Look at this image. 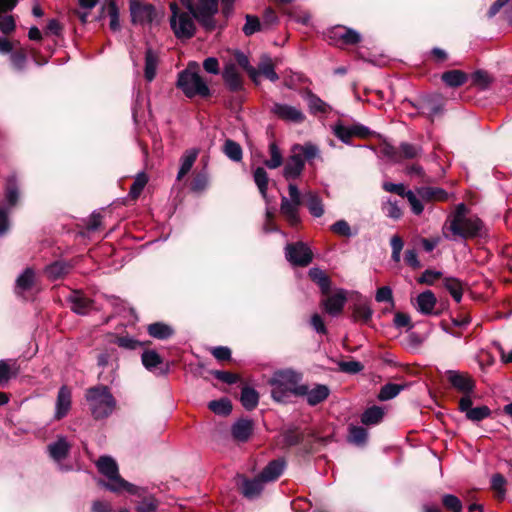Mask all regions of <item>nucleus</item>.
<instances>
[{
	"instance_id": "1",
	"label": "nucleus",
	"mask_w": 512,
	"mask_h": 512,
	"mask_svg": "<svg viewBox=\"0 0 512 512\" xmlns=\"http://www.w3.org/2000/svg\"><path fill=\"white\" fill-rule=\"evenodd\" d=\"M96 467L99 473L108 479L107 482L103 480L99 482V484L107 490L113 493L126 491L127 493L136 496H141L145 492L144 487L128 482L119 474L118 464L111 456H100L96 462Z\"/></svg>"
},
{
	"instance_id": "2",
	"label": "nucleus",
	"mask_w": 512,
	"mask_h": 512,
	"mask_svg": "<svg viewBox=\"0 0 512 512\" xmlns=\"http://www.w3.org/2000/svg\"><path fill=\"white\" fill-rule=\"evenodd\" d=\"M86 399L90 404L92 416L96 420L107 418L116 407V400L105 385L88 388Z\"/></svg>"
},
{
	"instance_id": "3",
	"label": "nucleus",
	"mask_w": 512,
	"mask_h": 512,
	"mask_svg": "<svg viewBox=\"0 0 512 512\" xmlns=\"http://www.w3.org/2000/svg\"><path fill=\"white\" fill-rule=\"evenodd\" d=\"M302 375L291 369L281 370L269 380L271 397L278 403L286 404L292 397V385L301 381Z\"/></svg>"
},
{
	"instance_id": "4",
	"label": "nucleus",
	"mask_w": 512,
	"mask_h": 512,
	"mask_svg": "<svg viewBox=\"0 0 512 512\" xmlns=\"http://www.w3.org/2000/svg\"><path fill=\"white\" fill-rule=\"evenodd\" d=\"M281 448L288 450L293 447H299L303 454H310L314 450L315 434L312 432L306 433L305 430L298 426L291 425L280 432Z\"/></svg>"
},
{
	"instance_id": "5",
	"label": "nucleus",
	"mask_w": 512,
	"mask_h": 512,
	"mask_svg": "<svg viewBox=\"0 0 512 512\" xmlns=\"http://www.w3.org/2000/svg\"><path fill=\"white\" fill-rule=\"evenodd\" d=\"M171 11L170 27L177 39H191L196 34L194 17L190 12L182 11L176 2L169 4Z\"/></svg>"
},
{
	"instance_id": "6",
	"label": "nucleus",
	"mask_w": 512,
	"mask_h": 512,
	"mask_svg": "<svg viewBox=\"0 0 512 512\" xmlns=\"http://www.w3.org/2000/svg\"><path fill=\"white\" fill-rule=\"evenodd\" d=\"M176 86L190 99L196 96L201 98L211 96L210 88L203 78L197 72H191L189 69H185L178 74Z\"/></svg>"
},
{
	"instance_id": "7",
	"label": "nucleus",
	"mask_w": 512,
	"mask_h": 512,
	"mask_svg": "<svg viewBox=\"0 0 512 512\" xmlns=\"http://www.w3.org/2000/svg\"><path fill=\"white\" fill-rule=\"evenodd\" d=\"M218 12L219 0H197L193 17L205 31L212 32L217 26L215 15Z\"/></svg>"
},
{
	"instance_id": "8",
	"label": "nucleus",
	"mask_w": 512,
	"mask_h": 512,
	"mask_svg": "<svg viewBox=\"0 0 512 512\" xmlns=\"http://www.w3.org/2000/svg\"><path fill=\"white\" fill-rule=\"evenodd\" d=\"M288 191L290 199L282 196L280 212L288 221L290 226L297 227L300 224L298 209L302 204V198L300 191L295 184L290 183L288 186Z\"/></svg>"
},
{
	"instance_id": "9",
	"label": "nucleus",
	"mask_w": 512,
	"mask_h": 512,
	"mask_svg": "<svg viewBox=\"0 0 512 512\" xmlns=\"http://www.w3.org/2000/svg\"><path fill=\"white\" fill-rule=\"evenodd\" d=\"M333 133L340 141L345 144H351L353 137L368 139L376 135V132L370 130V128L361 123H354L351 126H345L341 121L334 125Z\"/></svg>"
},
{
	"instance_id": "10",
	"label": "nucleus",
	"mask_w": 512,
	"mask_h": 512,
	"mask_svg": "<svg viewBox=\"0 0 512 512\" xmlns=\"http://www.w3.org/2000/svg\"><path fill=\"white\" fill-rule=\"evenodd\" d=\"M285 257L296 267H307L313 260V252L302 241L288 243L285 247Z\"/></svg>"
},
{
	"instance_id": "11",
	"label": "nucleus",
	"mask_w": 512,
	"mask_h": 512,
	"mask_svg": "<svg viewBox=\"0 0 512 512\" xmlns=\"http://www.w3.org/2000/svg\"><path fill=\"white\" fill-rule=\"evenodd\" d=\"M413 106L418 110V115L425 116L431 123L436 116L444 113V102L440 96H426Z\"/></svg>"
},
{
	"instance_id": "12",
	"label": "nucleus",
	"mask_w": 512,
	"mask_h": 512,
	"mask_svg": "<svg viewBox=\"0 0 512 512\" xmlns=\"http://www.w3.org/2000/svg\"><path fill=\"white\" fill-rule=\"evenodd\" d=\"M483 229V221L478 216H472L458 224L457 229L451 228L449 230L454 236L467 240L480 237Z\"/></svg>"
},
{
	"instance_id": "13",
	"label": "nucleus",
	"mask_w": 512,
	"mask_h": 512,
	"mask_svg": "<svg viewBox=\"0 0 512 512\" xmlns=\"http://www.w3.org/2000/svg\"><path fill=\"white\" fill-rule=\"evenodd\" d=\"M445 374L451 386L462 393L463 396H471V394L474 393L476 383L468 373L447 370Z\"/></svg>"
},
{
	"instance_id": "14",
	"label": "nucleus",
	"mask_w": 512,
	"mask_h": 512,
	"mask_svg": "<svg viewBox=\"0 0 512 512\" xmlns=\"http://www.w3.org/2000/svg\"><path fill=\"white\" fill-rule=\"evenodd\" d=\"M472 404L471 396H462L459 400L458 409L460 412L465 413L468 420L480 422L491 415L492 411L488 406L482 405L473 408Z\"/></svg>"
},
{
	"instance_id": "15",
	"label": "nucleus",
	"mask_w": 512,
	"mask_h": 512,
	"mask_svg": "<svg viewBox=\"0 0 512 512\" xmlns=\"http://www.w3.org/2000/svg\"><path fill=\"white\" fill-rule=\"evenodd\" d=\"M130 13L134 24L151 23L155 17V8L152 4L130 0Z\"/></svg>"
},
{
	"instance_id": "16",
	"label": "nucleus",
	"mask_w": 512,
	"mask_h": 512,
	"mask_svg": "<svg viewBox=\"0 0 512 512\" xmlns=\"http://www.w3.org/2000/svg\"><path fill=\"white\" fill-rule=\"evenodd\" d=\"M325 298L321 300V306L331 316H337L342 313L345 303L347 301L346 293L344 290H338L334 294L324 295Z\"/></svg>"
},
{
	"instance_id": "17",
	"label": "nucleus",
	"mask_w": 512,
	"mask_h": 512,
	"mask_svg": "<svg viewBox=\"0 0 512 512\" xmlns=\"http://www.w3.org/2000/svg\"><path fill=\"white\" fill-rule=\"evenodd\" d=\"M270 111L287 122L302 123L306 118L301 110L287 104L274 103Z\"/></svg>"
},
{
	"instance_id": "18",
	"label": "nucleus",
	"mask_w": 512,
	"mask_h": 512,
	"mask_svg": "<svg viewBox=\"0 0 512 512\" xmlns=\"http://www.w3.org/2000/svg\"><path fill=\"white\" fill-rule=\"evenodd\" d=\"M292 154L288 157L286 164L283 169V176L286 180H295L301 176L304 168L305 162L300 157V154L291 149Z\"/></svg>"
},
{
	"instance_id": "19",
	"label": "nucleus",
	"mask_w": 512,
	"mask_h": 512,
	"mask_svg": "<svg viewBox=\"0 0 512 512\" xmlns=\"http://www.w3.org/2000/svg\"><path fill=\"white\" fill-rule=\"evenodd\" d=\"M70 309L78 315H87L93 308L94 301L80 291H73L67 298Z\"/></svg>"
},
{
	"instance_id": "20",
	"label": "nucleus",
	"mask_w": 512,
	"mask_h": 512,
	"mask_svg": "<svg viewBox=\"0 0 512 512\" xmlns=\"http://www.w3.org/2000/svg\"><path fill=\"white\" fill-rule=\"evenodd\" d=\"M286 464L287 463L284 458L274 459L263 468L259 476L266 483L276 481L282 475Z\"/></svg>"
},
{
	"instance_id": "21",
	"label": "nucleus",
	"mask_w": 512,
	"mask_h": 512,
	"mask_svg": "<svg viewBox=\"0 0 512 512\" xmlns=\"http://www.w3.org/2000/svg\"><path fill=\"white\" fill-rule=\"evenodd\" d=\"M47 449L53 460L61 462L69 456L71 444L64 436H58L55 442L50 443L47 446Z\"/></svg>"
},
{
	"instance_id": "22",
	"label": "nucleus",
	"mask_w": 512,
	"mask_h": 512,
	"mask_svg": "<svg viewBox=\"0 0 512 512\" xmlns=\"http://www.w3.org/2000/svg\"><path fill=\"white\" fill-rule=\"evenodd\" d=\"M223 80L231 92L243 90V78L238 73L236 66L232 63L225 66L222 72Z\"/></svg>"
},
{
	"instance_id": "23",
	"label": "nucleus",
	"mask_w": 512,
	"mask_h": 512,
	"mask_svg": "<svg viewBox=\"0 0 512 512\" xmlns=\"http://www.w3.org/2000/svg\"><path fill=\"white\" fill-rule=\"evenodd\" d=\"M254 423L250 419L241 418L231 427V434L234 440L246 442L253 433Z\"/></svg>"
},
{
	"instance_id": "24",
	"label": "nucleus",
	"mask_w": 512,
	"mask_h": 512,
	"mask_svg": "<svg viewBox=\"0 0 512 512\" xmlns=\"http://www.w3.org/2000/svg\"><path fill=\"white\" fill-rule=\"evenodd\" d=\"M71 407V391L67 386L60 387L56 399V412L54 418L61 420L64 418Z\"/></svg>"
},
{
	"instance_id": "25",
	"label": "nucleus",
	"mask_w": 512,
	"mask_h": 512,
	"mask_svg": "<svg viewBox=\"0 0 512 512\" xmlns=\"http://www.w3.org/2000/svg\"><path fill=\"white\" fill-rule=\"evenodd\" d=\"M265 483L259 475L252 479L244 478L241 485V493L247 499H255L262 493Z\"/></svg>"
},
{
	"instance_id": "26",
	"label": "nucleus",
	"mask_w": 512,
	"mask_h": 512,
	"mask_svg": "<svg viewBox=\"0 0 512 512\" xmlns=\"http://www.w3.org/2000/svg\"><path fill=\"white\" fill-rule=\"evenodd\" d=\"M416 192L422 200L427 202H444L449 198L448 192L439 187L422 186L417 188Z\"/></svg>"
},
{
	"instance_id": "27",
	"label": "nucleus",
	"mask_w": 512,
	"mask_h": 512,
	"mask_svg": "<svg viewBox=\"0 0 512 512\" xmlns=\"http://www.w3.org/2000/svg\"><path fill=\"white\" fill-rule=\"evenodd\" d=\"M141 361L143 366L148 371H154L156 369H160L161 374H166L168 368L162 369L160 366L163 364V358L155 351L151 349L144 350L141 355Z\"/></svg>"
},
{
	"instance_id": "28",
	"label": "nucleus",
	"mask_w": 512,
	"mask_h": 512,
	"mask_svg": "<svg viewBox=\"0 0 512 512\" xmlns=\"http://www.w3.org/2000/svg\"><path fill=\"white\" fill-rule=\"evenodd\" d=\"M351 319L353 322L368 324L371 321L373 310L367 301L359 302L351 306Z\"/></svg>"
},
{
	"instance_id": "29",
	"label": "nucleus",
	"mask_w": 512,
	"mask_h": 512,
	"mask_svg": "<svg viewBox=\"0 0 512 512\" xmlns=\"http://www.w3.org/2000/svg\"><path fill=\"white\" fill-rule=\"evenodd\" d=\"M441 80L447 87L458 88L467 82L468 74L462 70H448L441 74Z\"/></svg>"
},
{
	"instance_id": "30",
	"label": "nucleus",
	"mask_w": 512,
	"mask_h": 512,
	"mask_svg": "<svg viewBox=\"0 0 512 512\" xmlns=\"http://www.w3.org/2000/svg\"><path fill=\"white\" fill-rule=\"evenodd\" d=\"M147 333L155 339L167 340L175 334V330L164 322H154L147 326Z\"/></svg>"
},
{
	"instance_id": "31",
	"label": "nucleus",
	"mask_w": 512,
	"mask_h": 512,
	"mask_svg": "<svg viewBox=\"0 0 512 512\" xmlns=\"http://www.w3.org/2000/svg\"><path fill=\"white\" fill-rule=\"evenodd\" d=\"M71 268L69 263L58 260L46 266L44 273L49 280L55 281L67 275Z\"/></svg>"
},
{
	"instance_id": "32",
	"label": "nucleus",
	"mask_w": 512,
	"mask_h": 512,
	"mask_svg": "<svg viewBox=\"0 0 512 512\" xmlns=\"http://www.w3.org/2000/svg\"><path fill=\"white\" fill-rule=\"evenodd\" d=\"M436 303V296L431 290H426L417 296V309L424 315L432 314Z\"/></svg>"
},
{
	"instance_id": "33",
	"label": "nucleus",
	"mask_w": 512,
	"mask_h": 512,
	"mask_svg": "<svg viewBox=\"0 0 512 512\" xmlns=\"http://www.w3.org/2000/svg\"><path fill=\"white\" fill-rule=\"evenodd\" d=\"M20 198V189L17 177L15 175L9 176L5 184V199L10 207H15Z\"/></svg>"
},
{
	"instance_id": "34",
	"label": "nucleus",
	"mask_w": 512,
	"mask_h": 512,
	"mask_svg": "<svg viewBox=\"0 0 512 512\" xmlns=\"http://www.w3.org/2000/svg\"><path fill=\"white\" fill-rule=\"evenodd\" d=\"M309 278L316 283L323 295H328L331 290V279L320 268H311L308 272Z\"/></svg>"
},
{
	"instance_id": "35",
	"label": "nucleus",
	"mask_w": 512,
	"mask_h": 512,
	"mask_svg": "<svg viewBox=\"0 0 512 512\" xmlns=\"http://www.w3.org/2000/svg\"><path fill=\"white\" fill-rule=\"evenodd\" d=\"M198 154L199 149L197 148L189 149L184 152L183 156L181 157V166L177 174V180H181L190 172L198 157Z\"/></svg>"
},
{
	"instance_id": "36",
	"label": "nucleus",
	"mask_w": 512,
	"mask_h": 512,
	"mask_svg": "<svg viewBox=\"0 0 512 512\" xmlns=\"http://www.w3.org/2000/svg\"><path fill=\"white\" fill-rule=\"evenodd\" d=\"M368 440V431L362 426L350 424L348 427L347 441L356 446L366 445Z\"/></svg>"
},
{
	"instance_id": "37",
	"label": "nucleus",
	"mask_w": 512,
	"mask_h": 512,
	"mask_svg": "<svg viewBox=\"0 0 512 512\" xmlns=\"http://www.w3.org/2000/svg\"><path fill=\"white\" fill-rule=\"evenodd\" d=\"M256 70L259 71L260 75H263L265 78L272 82H276L279 79L278 74L275 72L272 59L267 54H263L261 56L258 68Z\"/></svg>"
},
{
	"instance_id": "38",
	"label": "nucleus",
	"mask_w": 512,
	"mask_h": 512,
	"mask_svg": "<svg viewBox=\"0 0 512 512\" xmlns=\"http://www.w3.org/2000/svg\"><path fill=\"white\" fill-rule=\"evenodd\" d=\"M158 65V56L151 49L148 48L145 52V67H144V77L148 82L154 80L156 76V70Z\"/></svg>"
},
{
	"instance_id": "39",
	"label": "nucleus",
	"mask_w": 512,
	"mask_h": 512,
	"mask_svg": "<svg viewBox=\"0 0 512 512\" xmlns=\"http://www.w3.org/2000/svg\"><path fill=\"white\" fill-rule=\"evenodd\" d=\"M330 395V389L325 384H317L313 389L309 390L307 403L310 406H316L324 402Z\"/></svg>"
},
{
	"instance_id": "40",
	"label": "nucleus",
	"mask_w": 512,
	"mask_h": 512,
	"mask_svg": "<svg viewBox=\"0 0 512 512\" xmlns=\"http://www.w3.org/2000/svg\"><path fill=\"white\" fill-rule=\"evenodd\" d=\"M240 401L246 410H253L259 403V393L252 387L244 386L241 390Z\"/></svg>"
},
{
	"instance_id": "41",
	"label": "nucleus",
	"mask_w": 512,
	"mask_h": 512,
	"mask_svg": "<svg viewBox=\"0 0 512 512\" xmlns=\"http://www.w3.org/2000/svg\"><path fill=\"white\" fill-rule=\"evenodd\" d=\"M443 286L457 303L461 301L463 296V283L461 280L454 277H446L443 279Z\"/></svg>"
},
{
	"instance_id": "42",
	"label": "nucleus",
	"mask_w": 512,
	"mask_h": 512,
	"mask_svg": "<svg viewBox=\"0 0 512 512\" xmlns=\"http://www.w3.org/2000/svg\"><path fill=\"white\" fill-rule=\"evenodd\" d=\"M384 417V410L379 406L367 408L361 415V422L364 425L379 424Z\"/></svg>"
},
{
	"instance_id": "43",
	"label": "nucleus",
	"mask_w": 512,
	"mask_h": 512,
	"mask_svg": "<svg viewBox=\"0 0 512 512\" xmlns=\"http://www.w3.org/2000/svg\"><path fill=\"white\" fill-rule=\"evenodd\" d=\"M143 495L138 496L141 498L140 501L136 502V512H155L158 509L159 501L153 495H146L147 489Z\"/></svg>"
},
{
	"instance_id": "44",
	"label": "nucleus",
	"mask_w": 512,
	"mask_h": 512,
	"mask_svg": "<svg viewBox=\"0 0 512 512\" xmlns=\"http://www.w3.org/2000/svg\"><path fill=\"white\" fill-rule=\"evenodd\" d=\"M222 151L230 160L234 162H240L243 158V150L241 145L232 139L225 140Z\"/></svg>"
},
{
	"instance_id": "45",
	"label": "nucleus",
	"mask_w": 512,
	"mask_h": 512,
	"mask_svg": "<svg viewBox=\"0 0 512 512\" xmlns=\"http://www.w3.org/2000/svg\"><path fill=\"white\" fill-rule=\"evenodd\" d=\"M422 147L419 145L402 142L399 145L400 162L403 160H412L422 155Z\"/></svg>"
},
{
	"instance_id": "46",
	"label": "nucleus",
	"mask_w": 512,
	"mask_h": 512,
	"mask_svg": "<svg viewBox=\"0 0 512 512\" xmlns=\"http://www.w3.org/2000/svg\"><path fill=\"white\" fill-rule=\"evenodd\" d=\"M209 185V175L205 168L195 173L191 183L190 190L194 193L200 194L204 192Z\"/></svg>"
},
{
	"instance_id": "47",
	"label": "nucleus",
	"mask_w": 512,
	"mask_h": 512,
	"mask_svg": "<svg viewBox=\"0 0 512 512\" xmlns=\"http://www.w3.org/2000/svg\"><path fill=\"white\" fill-rule=\"evenodd\" d=\"M306 206L314 217H321L324 214V207L321 198L318 194L314 192H309L306 194Z\"/></svg>"
},
{
	"instance_id": "48",
	"label": "nucleus",
	"mask_w": 512,
	"mask_h": 512,
	"mask_svg": "<svg viewBox=\"0 0 512 512\" xmlns=\"http://www.w3.org/2000/svg\"><path fill=\"white\" fill-rule=\"evenodd\" d=\"M208 408L216 415L228 416L232 412V403L228 398H220L210 401Z\"/></svg>"
},
{
	"instance_id": "49",
	"label": "nucleus",
	"mask_w": 512,
	"mask_h": 512,
	"mask_svg": "<svg viewBox=\"0 0 512 512\" xmlns=\"http://www.w3.org/2000/svg\"><path fill=\"white\" fill-rule=\"evenodd\" d=\"M293 151H296L300 154V157L303 161H311L319 155V149L316 145L312 143L295 144L292 146Z\"/></svg>"
},
{
	"instance_id": "50",
	"label": "nucleus",
	"mask_w": 512,
	"mask_h": 512,
	"mask_svg": "<svg viewBox=\"0 0 512 512\" xmlns=\"http://www.w3.org/2000/svg\"><path fill=\"white\" fill-rule=\"evenodd\" d=\"M35 282V272L32 268L27 267L21 275L16 279V289L22 291L30 290Z\"/></svg>"
},
{
	"instance_id": "51",
	"label": "nucleus",
	"mask_w": 512,
	"mask_h": 512,
	"mask_svg": "<svg viewBox=\"0 0 512 512\" xmlns=\"http://www.w3.org/2000/svg\"><path fill=\"white\" fill-rule=\"evenodd\" d=\"M406 387L405 384L387 383L381 387L378 394L380 401H387L395 398Z\"/></svg>"
},
{
	"instance_id": "52",
	"label": "nucleus",
	"mask_w": 512,
	"mask_h": 512,
	"mask_svg": "<svg viewBox=\"0 0 512 512\" xmlns=\"http://www.w3.org/2000/svg\"><path fill=\"white\" fill-rule=\"evenodd\" d=\"M18 369L15 362L11 365L6 360H0V386L4 387L12 378L17 376Z\"/></svg>"
},
{
	"instance_id": "53",
	"label": "nucleus",
	"mask_w": 512,
	"mask_h": 512,
	"mask_svg": "<svg viewBox=\"0 0 512 512\" xmlns=\"http://www.w3.org/2000/svg\"><path fill=\"white\" fill-rule=\"evenodd\" d=\"M112 343L118 345L120 348H124L127 350H136L138 347H142V346L150 344V341L141 342V341L133 339L127 335L126 336L115 335Z\"/></svg>"
},
{
	"instance_id": "54",
	"label": "nucleus",
	"mask_w": 512,
	"mask_h": 512,
	"mask_svg": "<svg viewBox=\"0 0 512 512\" xmlns=\"http://www.w3.org/2000/svg\"><path fill=\"white\" fill-rule=\"evenodd\" d=\"M253 177L260 194L262 195L263 198H266L269 183V178L266 170L263 167H257L253 173Z\"/></svg>"
},
{
	"instance_id": "55",
	"label": "nucleus",
	"mask_w": 512,
	"mask_h": 512,
	"mask_svg": "<svg viewBox=\"0 0 512 512\" xmlns=\"http://www.w3.org/2000/svg\"><path fill=\"white\" fill-rule=\"evenodd\" d=\"M308 104L312 113L326 114L331 110L329 104L311 91L308 92Z\"/></svg>"
},
{
	"instance_id": "56",
	"label": "nucleus",
	"mask_w": 512,
	"mask_h": 512,
	"mask_svg": "<svg viewBox=\"0 0 512 512\" xmlns=\"http://www.w3.org/2000/svg\"><path fill=\"white\" fill-rule=\"evenodd\" d=\"M443 508L448 512H462L463 504L460 498L453 494H443L441 496Z\"/></svg>"
},
{
	"instance_id": "57",
	"label": "nucleus",
	"mask_w": 512,
	"mask_h": 512,
	"mask_svg": "<svg viewBox=\"0 0 512 512\" xmlns=\"http://www.w3.org/2000/svg\"><path fill=\"white\" fill-rule=\"evenodd\" d=\"M468 212H469V208L467 207V205L465 203H459L456 206L453 215L447 219V222H449V229H451V228L457 229V225L461 224V222H463V220L468 218L467 217Z\"/></svg>"
},
{
	"instance_id": "58",
	"label": "nucleus",
	"mask_w": 512,
	"mask_h": 512,
	"mask_svg": "<svg viewBox=\"0 0 512 512\" xmlns=\"http://www.w3.org/2000/svg\"><path fill=\"white\" fill-rule=\"evenodd\" d=\"M472 85L479 88L480 90H486L492 83V77L485 70H476L471 75Z\"/></svg>"
},
{
	"instance_id": "59",
	"label": "nucleus",
	"mask_w": 512,
	"mask_h": 512,
	"mask_svg": "<svg viewBox=\"0 0 512 512\" xmlns=\"http://www.w3.org/2000/svg\"><path fill=\"white\" fill-rule=\"evenodd\" d=\"M147 182H148V177L144 172L137 174V176L129 190L130 198L133 200H136L142 193Z\"/></svg>"
},
{
	"instance_id": "60",
	"label": "nucleus",
	"mask_w": 512,
	"mask_h": 512,
	"mask_svg": "<svg viewBox=\"0 0 512 512\" xmlns=\"http://www.w3.org/2000/svg\"><path fill=\"white\" fill-rule=\"evenodd\" d=\"M269 152L271 158L264 161L265 166H267L269 169H276L280 167L283 163V157L275 142L270 143Z\"/></svg>"
},
{
	"instance_id": "61",
	"label": "nucleus",
	"mask_w": 512,
	"mask_h": 512,
	"mask_svg": "<svg viewBox=\"0 0 512 512\" xmlns=\"http://www.w3.org/2000/svg\"><path fill=\"white\" fill-rule=\"evenodd\" d=\"M505 485H506V479L502 474L496 473L493 475V477L491 479V488L496 492V498L499 501H502L505 498V495H506Z\"/></svg>"
},
{
	"instance_id": "62",
	"label": "nucleus",
	"mask_w": 512,
	"mask_h": 512,
	"mask_svg": "<svg viewBox=\"0 0 512 512\" xmlns=\"http://www.w3.org/2000/svg\"><path fill=\"white\" fill-rule=\"evenodd\" d=\"M107 14L110 17V29L114 32L120 30V22H119V8L115 2V0H108L107 4Z\"/></svg>"
},
{
	"instance_id": "63",
	"label": "nucleus",
	"mask_w": 512,
	"mask_h": 512,
	"mask_svg": "<svg viewBox=\"0 0 512 512\" xmlns=\"http://www.w3.org/2000/svg\"><path fill=\"white\" fill-rule=\"evenodd\" d=\"M245 19L242 31L246 36H251L262 29V24L257 16L247 14Z\"/></svg>"
},
{
	"instance_id": "64",
	"label": "nucleus",
	"mask_w": 512,
	"mask_h": 512,
	"mask_svg": "<svg viewBox=\"0 0 512 512\" xmlns=\"http://www.w3.org/2000/svg\"><path fill=\"white\" fill-rule=\"evenodd\" d=\"M380 153L393 162H400L399 147H395L387 141L380 144Z\"/></svg>"
}]
</instances>
